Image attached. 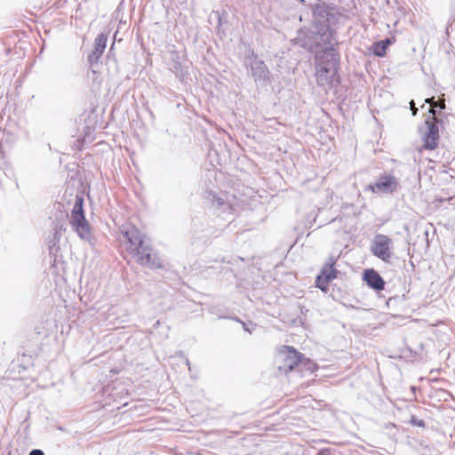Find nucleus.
Returning a JSON list of instances; mask_svg holds the SVG:
<instances>
[{
	"label": "nucleus",
	"mask_w": 455,
	"mask_h": 455,
	"mask_svg": "<svg viewBox=\"0 0 455 455\" xmlns=\"http://www.w3.org/2000/svg\"><path fill=\"white\" fill-rule=\"evenodd\" d=\"M207 199L211 201L212 206L219 211V215L228 221L234 220L240 208L235 196H232V200H230L227 194L221 193L218 195L213 191H209Z\"/></svg>",
	"instance_id": "obj_4"
},
{
	"label": "nucleus",
	"mask_w": 455,
	"mask_h": 455,
	"mask_svg": "<svg viewBox=\"0 0 455 455\" xmlns=\"http://www.w3.org/2000/svg\"><path fill=\"white\" fill-rule=\"evenodd\" d=\"M443 122L436 116H427L425 119L426 131L422 132L424 148L433 150L437 148L439 140V127Z\"/></svg>",
	"instance_id": "obj_5"
},
{
	"label": "nucleus",
	"mask_w": 455,
	"mask_h": 455,
	"mask_svg": "<svg viewBox=\"0 0 455 455\" xmlns=\"http://www.w3.org/2000/svg\"><path fill=\"white\" fill-rule=\"evenodd\" d=\"M233 319H234V320H235V321H237V322H239L240 323H242L243 328V330H244L245 331H248V332H250V333L251 332V331L250 329H248V326H246V323H243V321H241V320H240L239 318H237V317H233Z\"/></svg>",
	"instance_id": "obj_23"
},
{
	"label": "nucleus",
	"mask_w": 455,
	"mask_h": 455,
	"mask_svg": "<svg viewBox=\"0 0 455 455\" xmlns=\"http://www.w3.org/2000/svg\"><path fill=\"white\" fill-rule=\"evenodd\" d=\"M244 66L249 76L258 86H266L271 83V73L262 60L258 58L257 53L251 51L244 59Z\"/></svg>",
	"instance_id": "obj_3"
},
{
	"label": "nucleus",
	"mask_w": 455,
	"mask_h": 455,
	"mask_svg": "<svg viewBox=\"0 0 455 455\" xmlns=\"http://www.w3.org/2000/svg\"><path fill=\"white\" fill-rule=\"evenodd\" d=\"M393 242L388 236L378 234L375 235L371 246V251L374 256L380 259L384 262H390L392 258L391 247Z\"/></svg>",
	"instance_id": "obj_6"
},
{
	"label": "nucleus",
	"mask_w": 455,
	"mask_h": 455,
	"mask_svg": "<svg viewBox=\"0 0 455 455\" xmlns=\"http://www.w3.org/2000/svg\"><path fill=\"white\" fill-rule=\"evenodd\" d=\"M334 257H330L328 261L323 266L320 276L324 277L327 281H331L337 277V269L334 267L335 265Z\"/></svg>",
	"instance_id": "obj_16"
},
{
	"label": "nucleus",
	"mask_w": 455,
	"mask_h": 455,
	"mask_svg": "<svg viewBox=\"0 0 455 455\" xmlns=\"http://www.w3.org/2000/svg\"><path fill=\"white\" fill-rule=\"evenodd\" d=\"M439 108V109H444L445 108V102L444 100L441 101V100H438V101H435L432 105V107L429 108V114L431 115L430 116H435L436 115V109Z\"/></svg>",
	"instance_id": "obj_19"
},
{
	"label": "nucleus",
	"mask_w": 455,
	"mask_h": 455,
	"mask_svg": "<svg viewBox=\"0 0 455 455\" xmlns=\"http://www.w3.org/2000/svg\"><path fill=\"white\" fill-rule=\"evenodd\" d=\"M108 36L104 33H100L97 36L94 41L93 50L88 55L87 60L90 68L93 73H96V68L100 64V58L105 52L107 47Z\"/></svg>",
	"instance_id": "obj_11"
},
{
	"label": "nucleus",
	"mask_w": 455,
	"mask_h": 455,
	"mask_svg": "<svg viewBox=\"0 0 455 455\" xmlns=\"http://www.w3.org/2000/svg\"><path fill=\"white\" fill-rule=\"evenodd\" d=\"M316 455H331L329 451H321Z\"/></svg>",
	"instance_id": "obj_25"
},
{
	"label": "nucleus",
	"mask_w": 455,
	"mask_h": 455,
	"mask_svg": "<svg viewBox=\"0 0 455 455\" xmlns=\"http://www.w3.org/2000/svg\"><path fill=\"white\" fill-rule=\"evenodd\" d=\"M186 363H187V365L189 366V360L188 359H186Z\"/></svg>",
	"instance_id": "obj_27"
},
{
	"label": "nucleus",
	"mask_w": 455,
	"mask_h": 455,
	"mask_svg": "<svg viewBox=\"0 0 455 455\" xmlns=\"http://www.w3.org/2000/svg\"><path fill=\"white\" fill-rule=\"evenodd\" d=\"M398 187V180L394 175L383 173L374 182H371L367 188L372 193L393 194Z\"/></svg>",
	"instance_id": "obj_7"
},
{
	"label": "nucleus",
	"mask_w": 455,
	"mask_h": 455,
	"mask_svg": "<svg viewBox=\"0 0 455 455\" xmlns=\"http://www.w3.org/2000/svg\"><path fill=\"white\" fill-rule=\"evenodd\" d=\"M314 28V42L316 46L325 49L327 47H333V45L337 44L335 31L331 28L328 24H323Z\"/></svg>",
	"instance_id": "obj_10"
},
{
	"label": "nucleus",
	"mask_w": 455,
	"mask_h": 455,
	"mask_svg": "<svg viewBox=\"0 0 455 455\" xmlns=\"http://www.w3.org/2000/svg\"><path fill=\"white\" fill-rule=\"evenodd\" d=\"M69 223L73 230L81 239L86 241L91 239V227L84 215V197L82 196L76 195L75 196V202L71 211Z\"/></svg>",
	"instance_id": "obj_2"
},
{
	"label": "nucleus",
	"mask_w": 455,
	"mask_h": 455,
	"mask_svg": "<svg viewBox=\"0 0 455 455\" xmlns=\"http://www.w3.org/2000/svg\"><path fill=\"white\" fill-rule=\"evenodd\" d=\"M226 12L223 11L222 12L219 11H213L211 14V19L215 18L217 20V28L220 29V28L222 25L223 22V16L226 15Z\"/></svg>",
	"instance_id": "obj_20"
},
{
	"label": "nucleus",
	"mask_w": 455,
	"mask_h": 455,
	"mask_svg": "<svg viewBox=\"0 0 455 455\" xmlns=\"http://www.w3.org/2000/svg\"><path fill=\"white\" fill-rule=\"evenodd\" d=\"M425 102L433 105L435 100H434V98H427L425 100Z\"/></svg>",
	"instance_id": "obj_26"
},
{
	"label": "nucleus",
	"mask_w": 455,
	"mask_h": 455,
	"mask_svg": "<svg viewBox=\"0 0 455 455\" xmlns=\"http://www.w3.org/2000/svg\"><path fill=\"white\" fill-rule=\"evenodd\" d=\"M120 233L126 251L139 265L150 269L163 267L162 259L153 248L151 240L136 226L124 224L120 228Z\"/></svg>",
	"instance_id": "obj_1"
},
{
	"label": "nucleus",
	"mask_w": 455,
	"mask_h": 455,
	"mask_svg": "<svg viewBox=\"0 0 455 455\" xmlns=\"http://www.w3.org/2000/svg\"><path fill=\"white\" fill-rule=\"evenodd\" d=\"M390 44L391 40L389 38H386L375 43L372 49L374 55L378 57L385 56L387 49Z\"/></svg>",
	"instance_id": "obj_17"
},
{
	"label": "nucleus",
	"mask_w": 455,
	"mask_h": 455,
	"mask_svg": "<svg viewBox=\"0 0 455 455\" xmlns=\"http://www.w3.org/2000/svg\"><path fill=\"white\" fill-rule=\"evenodd\" d=\"M171 67L170 70L180 80L183 79V77L187 74V70L183 67V65L180 62V57L178 52H171Z\"/></svg>",
	"instance_id": "obj_15"
},
{
	"label": "nucleus",
	"mask_w": 455,
	"mask_h": 455,
	"mask_svg": "<svg viewBox=\"0 0 455 455\" xmlns=\"http://www.w3.org/2000/svg\"><path fill=\"white\" fill-rule=\"evenodd\" d=\"M331 281H327L324 277L317 275L315 279V285L317 288H319L322 291L327 292L329 290V283Z\"/></svg>",
	"instance_id": "obj_18"
},
{
	"label": "nucleus",
	"mask_w": 455,
	"mask_h": 455,
	"mask_svg": "<svg viewBox=\"0 0 455 455\" xmlns=\"http://www.w3.org/2000/svg\"><path fill=\"white\" fill-rule=\"evenodd\" d=\"M28 455H44V451L40 449L32 450Z\"/></svg>",
	"instance_id": "obj_24"
},
{
	"label": "nucleus",
	"mask_w": 455,
	"mask_h": 455,
	"mask_svg": "<svg viewBox=\"0 0 455 455\" xmlns=\"http://www.w3.org/2000/svg\"><path fill=\"white\" fill-rule=\"evenodd\" d=\"M331 19H333V14H331L328 8L320 4H316L313 8V26L314 28L320 27L323 24H328L330 26Z\"/></svg>",
	"instance_id": "obj_13"
},
{
	"label": "nucleus",
	"mask_w": 455,
	"mask_h": 455,
	"mask_svg": "<svg viewBox=\"0 0 455 455\" xmlns=\"http://www.w3.org/2000/svg\"><path fill=\"white\" fill-rule=\"evenodd\" d=\"M339 69L330 68L322 64H315V76L317 84L324 90L330 89L334 81L339 83Z\"/></svg>",
	"instance_id": "obj_9"
},
{
	"label": "nucleus",
	"mask_w": 455,
	"mask_h": 455,
	"mask_svg": "<svg viewBox=\"0 0 455 455\" xmlns=\"http://www.w3.org/2000/svg\"><path fill=\"white\" fill-rule=\"evenodd\" d=\"M410 108H411L412 116H416L418 113V108H416L415 102L413 100L410 101Z\"/></svg>",
	"instance_id": "obj_22"
},
{
	"label": "nucleus",
	"mask_w": 455,
	"mask_h": 455,
	"mask_svg": "<svg viewBox=\"0 0 455 455\" xmlns=\"http://www.w3.org/2000/svg\"><path fill=\"white\" fill-rule=\"evenodd\" d=\"M410 424L419 427H425L426 426L425 421L423 419H418L416 416L411 417Z\"/></svg>",
	"instance_id": "obj_21"
},
{
	"label": "nucleus",
	"mask_w": 455,
	"mask_h": 455,
	"mask_svg": "<svg viewBox=\"0 0 455 455\" xmlns=\"http://www.w3.org/2000/svg\"><path fill=\"white\" fill-rule=\"evenodd\" d=\"M315 64H322L326 67L339 68V54L334 47L323 49L315 56Z\"/></svg>",
	"instance_id": "obj_12"
},
{
	"label": "nucleus",
	"mask_w": 455,
	"mask_h": 455,
	"mask_svg": "<svg viewBox=\"0 0 455 455\" xmlns=\"http://www.w3.org/2000/svg\"><path fill=\"white\" fill-rule=\"evenodd\" d=\"M363 281L371 289L379 291L385 289V281L382 276L373 268L365 269L363 275Z\"/></svg>",
	"instance_id": "obj_14"
},
{
	"label": "nucleus",
	"mask_w": 455,
	"mask_h": 455,
	"mask_svg": "<svg viewBox=\"0 0 455 455\" xmlns=\"http://www.w3.org/2000/svg\"><path fill=\"white\" fill-rule=\"evenodd\" d=\"M280 357L282 363L277 366L280 372L287 374L299 365L303 357L302 354L290 346H283Z\"/></svg>",
	"instance_id": "obj_8"
}]
</instances>
